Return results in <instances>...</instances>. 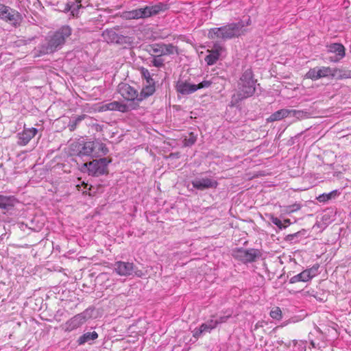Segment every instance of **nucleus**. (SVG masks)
Instances as JSON below:
<instances>
[{
    "label": "nucleus",
    "instance_id": "f257e3e1",
    "mask_svg": "<svg viewBox=\"0 0 351 351\" xmlns=\"http://www.w3.org/2000/svg\"><path fill=\"white\" fill-rule=\"evenodd\" d=\"M71 28L69 25H64L58 29L50 37L46 44L38 47L36 49L38 56L52 53L60 49L64 44L66 39L71 35Z\"/></svg>",
    "mask_w": 351,
    "mask_h": 351
},
{
    "label": "nucleus",
    "instance_id": "f03ea898",
    "mask_svg": "<svg viewBox=\"0 0 351 351\" xmlns=\"http://www.w3.org/2000/svg\"><path fill=\"white\" fill-rule=\"evenodd\" d=\"M245 24L240 21L237 23H228L219 27L210 28L208 32V37L214 40L221 39L223 41L238 38L245 32Z\"/></svg>",
    "mask_w": 351,
    "mask_h": 351
},
{
    "label": "nucleus",
    "instance_id": "7ed1b4c3",
    "mask_svg": "<svg viewBox=\"0 0 351 351\" xmlns=\"http://www.w3.org/2000/svg\"><path fill=\"white\" fill-rule=\"evenodd\" d=\"M257 80L254 78V73L251 69L245 70L238 82V90L232 99L238 102L244 99L252 97L256 91V84Z\"/></svg>",
    "mask_w": 351,
    "mask_h": 351
},
{
    "label": "nucleus",
    "instance_id": "20e7f679",
    "mask_svg": "<svg viewBox=\"0 0 351 351\" xmlns=\"http://www.w3.org/2000/svg\"><path fill=\"white\" fill-rule=\"evenodd\" d=\"M169 8L168 4L158 2L155 5H149L143 8H136L129 11L127 17L130 19H147L164 12Z\"/></svg>",
    "mask_w": 351,
    "mask_h": 351
},
{
    "label": "nucleus",
    "instance_id": "39448f33",
    "mask_svg": "<svg viewBox=\"0 0 351 351\" xmlns=\"http://www.w3.org/2000/svg\"><path fill=\"white\" fill-rule=\"evenodd\" d=\"M111 162V159L101 158L84 163V166L88 169L89 175L98 177L108 173V165Z\"/></svg>",
    "mask_w": 351,
    "mask_h": 351
},
{
    "label": "nucleus",
    "instance_id": "423d86ee",
    "mask_svg": "<svg viewBox=\"0 0 351 351\" xmlns=\"http://www.w3.org/2000/svg\"><path fill=\"white\" fill-rule=\"evenodd\" d=\"M147 51L152 56H164L178 54V47L171 43H153L147 46Z\"/></svg>",
    "mask_w": 351,
    "mask_h": 351
},
{
    "label": "nucleus",
    "instance_id": "0eeeda50",
    "mask_svg": "<svg viewBox=\"0 0 351 351\" xmlns=\"http://www.w3.org/2000/svg\"><path fill=\"white\" fill-rule=\"evenodd\" d=\"M113 269L117 274L121 276H130L135 275L138 277H142L143 272L138 269L133 263L125 261H116L113 265Z\"/></svg>",
    "mask_w": 351,
    "mask_h": 351
},
{
    "label": "nucleus",
    "instance_id": "6e6552de",
    "mask_svg": "<svg viewBox=\"0 0 351 351\" xmlns=\"http://www.w3.org/2000/svg\"><path fill=\"white\" fill-rule=\"evenodd\" d=\"M0 19L16 26L20 23L22 17L18 11L0 3Z\"/></svg>",
    "mask_w": 351,
    "mask_h": 351
},
{
    "label": "nucleus",
    "instance_id": "1a4fd4ad",
    "mask_svg": "<svg viewBox=\"0 0 351 351\" xmlns=\"http://www.w3.org/2000/svg\"><path fill=\"white\" fill-rule=\"evenodd\" d=\"M261 255V252L254 248L243 249L240 247L234 250L233 253L235 258L245 263L255 261Z\"/></svg>",
    "mask_w": 351,
    "mask_h": 351
},
{
    "label": "nucleus",
    "instance_id": "9d476101",
    "mask_svg": "<svg viewBox=\"0 0 351 351\" xmlns=\"http://www.w3.org/2000/svg\"><path fill=\"white\" fill-rule=\"evenodd\" d=\"M117 91L125 100L133 101L138 106V93L134 87L122 82L118 85Z\"/></svg>",
    "mask_w": 351,
    "mask_h": 351
},
{
    "label": "nucleus",
    "instance_id": "9b49d317",
    "mask_svg": "<svg viewBox=\"0 0 351 351\" xmlns=\"http://www.w3.org/2000/svg\"><path fill=\"white\" fill-rule=\"evenodd\" d=\"M38 130L36 128H27L25 125L23 130L17 133V145L19 146H25L29 141L38 134Z\"/></svg>",
    "mask_w": 351,
    "mask_h": 351
},
{
    "label": "nucleus",
    "instance_id": "f8f14e48",
    "mask_svg": "<svg viewBox=\"0 0 351 351\" xmlns=\"http://www.w3.org/2000/svg\"><path fill=\"white\" fill-rule=\"evenodd\" d=\"M193 188L204 191L208 189H216L218 186L217 180L209 178H197L191 182Z\"/></svg>",
    "mask_w": 351,
    "mask_h": 351
},
{
    "label": "nucleus",
    "instance_id": "ddd939ff",
    "mask_svg": "<svg viewBox=\"0 0 351 351\" xmlns=\"http://www.w3.org/2000/svg\"><path fill=\"white\" fill-rule=\"evenodd\" d=\"M75 147L77 148V156H91L94 149L96 148L95 143L93 141L79 142Z\"/></svg>",
    "mask_w": 351,
    "mask_h": 351
},
{
    "label": "nucleus",
    "instance_id": "4468645a",
    "mask_svg": "<svg viewBox=\"0 0 351 351\" xmlns=\"http://www.w3.org/2000/svg\"><path fill=\"white\" fill-rule=\"evenodd\" d=\"M329 53H335V56L329 58L331 62H338L345 56V47L341 43H332L328 46Z\"/></svg>",
    "mask_w": 351,
    "mask_h": 351
},
{
    "label": "nucleus",
    "instance_id": "2eb2a0df",
    "mask_svg": "<svg viewBox=\"0 0 351 351\" xmlns=\"http://www.w3.org/2000/svg\"><path fill=\"white\" fill-rule=\"evenodd\" d=\"M17 199L13 195H0V209L5 211L12 210L18 203Z\"/></svg>",
    "mask_w": 351,
    "mask_h": 351
},
{
    "label": "nucleus",
    "instance_id": "dca6fc26",
    "mask_svg": "<svg viewBox=\"0 0 351 351\" xmlns=\"http://www.w3.org/2000/svg\"><path fill=\"white\" fill-rule=\"evenodd\" d=\"M176 89L181 95H186L195 93L197 90L195 84H192L186 81L179 80L176 85Z\"/></svg>",
    "mask_w": 351,
    "mask_h": 351
},
{
    "label": "nucleus",
    "instance_id": "f3484780",
    "mask_svg": "<svg viewBox=\"0 0 351 351\" xmlns=\"http://www.w3.org/2000/svg\"><path fill=\"white\" fill-rule=\"evenodd\" d=\"M223 48L218 43H215L213 49L209 51V54L207 55L204 60L208 65H213L217 62L219 58L220 53L223 51Z\"/></svg>",
    "mask_w": 351,
    "mask_h": 351
},
{
    "label": "nucleus",
    "instance_id": "a211bd4d",
    "mask_svg": "<svg viewBox=\"0 0 351 351\" xmlns=\"http://www.w3.org/2000/svg\"><path fill=\"white\" fill-rule=\"evenodd\" d=\"M102 108L105 110L119 111L121 112H127L130 110L128 105L117 101L106 104L102 106Z\"/></svg>",
    "mask_w": 351,
    "mask_h": 351
},
{
    "label": "nucleus",
    "instance_id": "6ab92c4d",
    "mask_svg": "<svg viewBox=\"0 0 351 351\" xmlns=\"http://www.w3.org/2000/svg\"><path fill=\"white\" fill-rule=\"evenodd\" d=\"M86 322V315L85 314L80 313L74 316L69 321H68L66 324V330L71 331L78 327H80L82 324H83Z\"/></svg>",
    "mask_w": 351,
    "mask_h": 351
},
{
    "label": "nucleus",
    "instance_id": "aec40b11",
    "mask_svg": "<svg viewBox=\"0 0 351 351\" xmlns=\"http://www.w3.org/2000/svg\"><path fill=\"white\" fill-rule=\"evenodd\" d=\"M156 91L155 84H145L138 93V103L143 101L149 97L154 95Z\"/></svg>",
    "mask_w": 351,
    "mask_h": 351
},
{
    "label": "nucleus",
    "instance_id": "412c9836",
    "mask_svg": "<svg viewBox=\"0 0 351 351\" xmlns=\"http://www.w3.org/2000/svg\"><path fill=\"white\" fill-rule=\"evenodd\" d=\"M290 112L287 109H280L274 113H272L267 119V122H274L280 121L285 117L289 116Z\"/></svg>",
    "mask_w": 351,
    "mask_h": 351
},
{
    "label": "nucleus",
    "instance_id": "4be33fe9",
    "mask_svg": "<svg viewBox=\"0 0 351 351\" xmlns=\"http://www.w3.org/2000/svg\"><path fill=\"white\" fill-rule=\"evenodd\" d=\"M306 230L302 229L301 230L290 234L285 237V241L289 242L290 243H296L300 241V239L305 236Z\"/></svg>",
    "mask_w": 351,
    "mask_h": 351
},
{
    "label": "nucleus",
    "instance_id": "5701e85b",
    "mask_svg": "<svg viewBox=\"0 0 351 351\" xmlns=\"http://www.w3.org/2000/svg\"><path fill=\"white\" fill-rule=\"evenodd\" d=\"M98 338V334L95 331L93 332H87L84 333L82 336H80L77 339V343L79 345H83L85 343L89 342L90 341H93Z\"/></svg>",
    "mask_w": 351,
    "mask_h": 351
},
{
    "label": "nucleus",
    "instance_id": "b1692460",
    "mask_svg": "<svg viewBox=\"0 0 351 351\" xmlns=\"http://www.w3.org/2000/svg\"><path fill=\"white\" fill-rule=\"evenodd\" d=\"M117 36L118 33L113 29H107L102 33V36L107 43H115L117 42Z\"/></svg>",
    "mask_w": 351,
    "mask_h": 351
},
{
    "label": "nucleus",
    "instance_id": "393cba45",
    "mask_svg": "<svg viewBox=\"0 0 351 351\" xmlns=\"http://www.w3.org/2000/svg\"><path fill=\"white\" fill-rule=\"evenodd\" d=\"M339 194V193L337 190H334L328 193H322L319 195L317 197V199L321 203H326L330 199H335Z\"/></svg>",
    "mask_w": 351,
    "mask_h": 351
},
{
    "label": "nucleus",
    "instance_id": "a878e982",
    "mask_svg": "<svg viewBox=\"0 0 351 351\" xmlns=\"http://www.w3.org/2000/svg\"><path fill=\"white\" fill-rule=\"evenodd\" d=\"M309 278H308L307 273H306V271L304 270L301 273L293 276L289 279V283L293 284L298 282H308L309 281Z\"/></svg>",
    "mask_w": 351,
    "mask_h": 351
},
{
    "label": "nucleus",
    "instance_id": "bb28decb",
    "mask_svg": "<svg viewBox=\"0 0 351 351\" xmlns=\"http://www.w3.org/2000/svg\"><path fill=\"white\" fill-rule=\"evenodd\" d=\"M140 73L141 75L142 78L146 80V84H155L154 80L152 78L149 70L144 67H141Z\"/></svg>",
    "mask_w": 351,
    "mask_h": 351
},
{
    "label": "nucleus",
    "instance_id": "cd10ccee",
    "mask_svg": "<svg viewBox=\"0 0 351 351\" xmlns=\"http://www.w3.org/2000/svg\"><path fill=\"white\" fill-rule=\"evenodd\" d=\"M197 135L195 134L194 132H189V135L187 136H186L184 140V146L191 147L193 145H194L197 141Z\"/></svg>",
    "mask_w": 351,
    "mask_h": 351
},
{
    "label": "nucleus",
    "instance_id": "c85d7f7f",
    "mask_svg": "<svg viewBox=\"0 0 351 351\" xmlns=\"http://www.w3.org/2000/svg\"><path fill=\"white\" fill-rule=\"evenodd\" d=\"M86 116V115H85V114L79 115V116L75 117L73 119L71 120L68 125L69 130L71 131H74L75 130L77 124L80 122H81L82 120H84Z\"/></svg>",
    "mask_w": 351,
    "mask_h": 351
},
{
    "label": "nucleus",
    "instance_id": "c756f323",
    "mask_svg": "<svg viewBox=\"0 0 351 351\" xmlns=\"http://www.w3.org/2000/svg\"><path fill=\"white\" fill-rule=\"evenodd\" d=\"M82 5L80 3V1H74L72 2L71 9V15L73 17H78L80 14V10L82 8Z\"/></svg>",
    "mask_w": 351,
    "mask_h": 351
},
{
    "label": "nucleus",
    "instance_id": "7c9ffc66",
    "mask_svg": "<svg viewBox=\"0 0 351 351\" xmlns=\"http://www.w3.org/2000/svg\"><path fill=\"white\" fill-rule=\"evenodd\" d=\"M269 219L274 225H276L280 230L285 229L287 227V225H284L280 219H279L276 217H274L271 214L269 215Z\"/></svg>",
    "mask_w": 351,
    "mask_h": 351
},
{
    "label": "nucleus",
    "instance_id": "2f4dec72",
    "mask_svg": "<svg viewBox=\"0 0 351 351\" xmlns=\"http://www.w3.org/2000/svg\"><path fill=\"white\" fill-rule=\"evenodd\" d=\"M317 74L320 79L328 76L331 73V69L330 67L322 66L317 67Z\"/></svg>",
    "mask_w": 351,
    "mask_h": 351
},
{
    "label": "nucleus",
    "instance_id": "473e14b6",
    "mask_svg": "<svg viewBox=\"0 0 351 351\" xmlns=\"http://www.w3.org/2000/svg\"><path fill=\"white\" fill-rule=\"evenodd\" d=\"M318 73L317 71V66L314 67L313 69H310L309 71L306 73L305 77L308 79H311L312 80H319V77H318V75L317 74Z\"/></svg>",
    "mask_w": 351,
    "mask_h": 351
},
{
    "label": "nucleus",
    "instance_id": "72a5a7b5",
    "mask_svg": "<svg viewBox=\"0 0 351 351\" xmlns=\"http://www.w3.org/2000/svg\"><path fill=\"white\" fill-rule=\"evenodd\" d=\"M153 58L151 60L152 64L155 67H162L164 66V59L162 58V56H152Z\"/></svg>",
    "mask_w": 351,
    "mask_h": 351
},
{
    "label": "nucleus",
    "instance_id": "f704fd0d",
    "mask_svg": "<svg viewBox=\"0 0 351 351\" xmlns=\"http://www.w3.org/2000/svg\"><path fill=\"white\" fill-rule=\"evenodd\" d=\"M318 269L319 265L317 264L309 269H305L306 273H307L308 278H309L310 280L317 275Z\"/></svg>",
    "mask_w": 351,
    "mask_h": 351
},
{
    "label": "nucleus",
    "instance_id": "c9c22d12",
    "mask_svg": "<svg viewBox=\"0 0 351 351\" xmlns=\"http://www.w3.org/2000/svg\"><path fill=\"white\" fill-rule=\"evenodd\" d=\"M116 44L123 45L131 43L132 38L127 36L118 34Z\"/></svg>",
    "mask_w": 351,
    "mask_h": 351
},
{
    "label": "nucleus",
    "instance_id": "e433bc0d",
    "mask_svg": "<svg viewBox=\"0 0 351 351\" xmlns=\"http://www.w3.org/2000/svg\"><path fill=\"white\" fill-rule=\"evenodd\" d=\"M289 115L297 119H302L307 116V112L302 110H289Z\"/></svg>",
    "mask_w": 351,
    "mask_h": 351
},
{
    "label": "nucleus",
    "instance_id": "4c0bfd02",
    "mask_svg": "<svg viewBox=\"0 0 351 351\" xmlns=\"http://www.w3.org/2000/svg\"><path fill=\"white\" fill-rule=\"evenodd\" d=\"M270 316L275 319L280 320L282 318V311L279 307L273 308L269 313Z\"/></svg>",
    "mask_w": 351,
    "mask_h": 351
},
{
    "label": "nucleus",
    "instance_id": "58836bf2",
    "mask_svg": "<svg viewBox=\"0 0 351 351\" xmlns=\"http://www.w3.org/2000/svg\"><path fill=\"white\" fill-rule=\"evenodd\" d=\"M223 319L224 318L223 317H221L219 318V319H216V320L210 319V320L207 321L206 323H207L208 326L210 328V329L213 330V329L215 328L219 324L224 322Z\"/></svg>",
    "mask_w": 351,
    "mask_h": 351
},
{
    "label": "nucleus",
    "instance_id": "ea45409f",
    "mask_svg": "<svg viewBox=\"0 0 351 351\" xmlns=\"http://www.w3.org/2000/svg\"><path fill=\"white\" fill-rule=\"evenodd\" d=\"M212 84V82L209 80H204L198 84H195L197 90L204 88H208Z\"/></svg>",
    "mask_w": 351,
    "mask_h": 351
},
{
    "label": "nucleus",
    "instance_id": "a19ab883",
    "mask_svg": "<svg viewBox=\"0 0 351 351\" xmlns=\"http://www.w3.org/2000/svg\"><path fill=\"white\" fill-rule=\"evenodd\" d=\"M95 146L96 147L98 146L97 147L98 149L100 150L104 155H106L108 154V149L104 143H95Z\"/></svg>",
    "mask_w": 351,
    "mask_h": 351
},
{
    "label": "nucleus",
    "instance_id": "79ce46f5",
    "mask_svg": "<svg viewBox=\"0 0 351 351\" xmlns=\"http://www.w3.org/2000/svg\"><path fill=\"white\" fill-rule=\"evenodd\" d=\"M199 328H201V330H202V332L204 333L205 332H210L212 330L210 329V328L208 326L207 323L205 322V323H203L200 326Z\"/></svg>",
    "mask_w": 351,
    "mask_h": 351
},
{
    "label": "nucleus",
    "instance_id": "37998d69",
    "mask_svg": "<svg viewBox=\"0 0 351 351\" xmlns=\"http://www.w3.org/2000/svg\"><path fill=\"white\" fill-rule=\"evenodd\" d=\"M300 205L298 204H294L293 205H291L289 206V212H294L297 211L300 209Z\"/></svg>",
    "mask_w": 351,
    "mask_h": 351
},
{
    "label": "nucleus",
    "instance_id": "c03bdc74",
    "mask_svg": "<svg viewBox=\"0 0 351 351\" xmlns=\"http://www.w3.org/2000/svg\"><path fill=\"white\" fill-rule=\"evenodd\" d=\"M71 5H72V2H68L66 4H64L62 8V12H71Z\"/></svg>",
    "mask_w": 351,
    "mask_h": 351
},
{
    "label": "nucleus",
    "instance_id": "a18cd8bd",
    "mask_svg": "<svg viewBox=\"0 0 351 351\" xmlns=\"http://www.w3.org/2000/svg\"><path fill=\"white\" fill-rule=\"evenodd\" d=\"M204 333L200 328H195L193 331V337L195 338H198L201 335Z\"/></svg>",
    "mask_w": 351,
    "mask_h": 351
},
{
    "label": "nucleus",
    "instance_id": "49530a36",
    "mask_svg": "<svg viewBox=\"0 0 351 351\" xmlns=\"http://www.w3.org/2000/svg\"><path fill=\"white\" fill-rule=\"evenodd\" d=\"M282 223L284 225H287V226H289L290 224H291V220L289 219H286L284 220Z\"/></svg>",
    "mask_w": 351,
    "mask_h": 351
},
{
    "label": "nucleus",
    "instance_id": "de8ad7c7",
    "mask_svg": "<svg viewBox=\"0 0 351 351\" xmlns=\"http://www.w3.org/2000/svg\"><path fill=\"white\" fill-rule=\"evenodd\" d=\"M263 326V323L261 322H257L255 326H254V330H256L257 328H258L259 327H262Z\"/></svg>",
    "mask_w": 351,
    "mask_h": 351
},
{
    "label": "nucleus",
    "instance_id": "09e8293b",
    "mask_svg": "<svg viewBox=\"0 0 351 351\" xmlns=\"http://www.w3.org/2000/svg\"><path fill=\"white\" fill-rule=\"evenodd\" d=\"M83 184H84V188L85 189H90V188H88V184L83 182Z\"/></svg>",
    "mask_w": 351,
    "mask_h": 351
},
{
    "label": "nucleus",
    "instance_id": "8fccbe9b",
    "mask_svg": "<svg viewBox=\"0 0 351 351\" xmlns=\"http://www.w3.org/2000/svg\"><path fill=\"white\" fill-rule=\"evenodd\" d=\"M311 344L312 345L313 347H315V343L313 341H311Z\"/></svg>",
    "mask_w": 351,
    "mask_h": 351
},
{
    "label": "nucleus",
    "instance_id": "3c124183",
    "mask_svg": "<svg viewBox=\"0 0 351 351\" xmlns=\"http://www.w3.org/2000/svg\"><path fill=\"white\" fill-rule=\"evenodd\" d=\"M223 320L225 321L226 319V318H228V316H226V317H223Z\"/></svg>",
    "mask_w": 351,
    "mask_h": 351
}]
</instances>
